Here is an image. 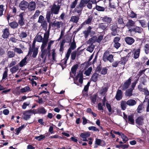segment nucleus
I'll list each match as a JSON object with an SVG mask.
<instances>
[{"instance_id":"obj_1","label":"nucleus","mask_w":149,"mask_h":149,"mask_svg":"<svg viewBox=\"0 0 149 149\" xmlns=\"http://www.w3.org/2000/svg\"><path fill=\"white\" fill-rule=\"evenodd\" d=\"M132 29H128V32L131 34H132L133 32L141 34L143 32V30L141 27L135 26Z\"/></svg>"},{"instance_id":"obj_2","label":"nucleus","mask_w":149,"mask_h":149,"mask_svg":"<svg viewBox=\"0 0 149 149\" xmlns=\"http://www.w3.org/2000/svg\"><path fill=\"white\" fill-rule=\"evenodd\" d=\"M120 27H118L117 24H114L112 25L110 27V29L111 31V34L113 36H115L118 35V33L119 30L118 29Z\"/></svg>"},{"instance_id":"obj_3","label":"nucleus","mask_w":149,"mask_h":149,"mask_svg":"<svg viewBox=\"0 0 149 149\" xmlns=\"http://www.w3.org/2000/svg\"><path fill=\"white\" fill-rule=\"evenodd\" d=\"M61 5L58 4L57 5L54 3L51 8V12L53 14L57 15L59 14L60 10L61 8Z\"/></svg>"},{"instance_id":"obj_4","label":"nucleus","mask_w":149,"mask_h":149,"mask_svg":"<svg viewBox=\"0 0 149 149\" xmlns=\"http://www.w3.org/2000/svg\"><path fill=\"white\" fill-rule=\"evenodd\" d=\"M132 79V77H130L127 80L125 81L123 84L121 85L120 86L119 88L121 87H122L121 89L122 91H124L126 90L128 88L130 85L131 83Z\"/></svg>"},{"instance_id":"obj_5","label":"nucleus","mask_w":149,"mask_h":149,"mask_svg":"<svg viewBox=\"0 0 149 149\" xmlns=\"http://www.w3.org/2000/svg\"><path fill=\"white\" fill-rule=\"evenodd\" d=\"M127 21L125 24V25L123 27V29L125 26L127 27L129 29H132V28L135 26L136 25L135 22L130 19H128L127 17Z\"/></svg>"},{"instance_id":"obj_6","label":"nucleus","mask_w":149,"mask_h":149,"mask_svg":"<svg viewBox=\"0 0 149 149\" xmlns=\"http://www.w3.org/2000/svg\"><path fill=\"white\" fill-rule=\"evenodd\" d=\"M24 12H22L20 13L18 15L19 17L18 23L21 26H23L25 24L24 19Z\"/></svg>"},{"instance_id":"obj_7","label":"nucleus","mask_w":149,"mask_h":149,"mask_svg":"<svg viewBox=\"0 0 149 149\" xmlns=\"http://www.w3.org/2000/svg\"><path fill=\"white\" fill-rule=\"evenodd\" d=\"M47 49H41V52L39 53L40 56L43 59V62L45 63L47 58Z\"/></svg>"},{"instance_id":"obj_8","label":"nucleus","mask_w":149,"mask_h":149,"mask_svg":"<svg viewBox=\"0 0 149 149\" xmlns=\"http://www.w3.org/2000/svg\"><path fill=\"white\" fill-rule=\"evenodd\" d=\"M28 6V3L24 0L21 1L19 5L20 8L22 10H24L27 8Z\"/></svg>"},{"instance_id":"obj_9","label":"nucleus","mask_w":149,"mask_h":149,"mask_svg":"<svg viewBox=\"0 0 149 149\" xmlns=\"http://www.w3.org/2000/svg\"><path fill=\"white\" fill-rule=\"evenodd\" d=\"M124 40L127 44L130 45H132L135 41L133 38L129 36L125 37L124 38Z\"/></svg>"},{"instance_id":"obj_10","label":"nucleus","mask_w":149,"mask_h":149,"mask_svg":"<svg viewBox=\"0 0 149 149\" xmlns=\"http://www.w3.org/2000/svg\"><path fill=\"white\" fill-rule=\"evenodd\" d=\"M123 97V93L122 91L120 89H118L117 91L115 98L116 100L119 101Z\"/></svg>"},{"instance_id":"obj_11","label":"nucleus","mask_w":149,"mask_h":149,"mask_svg":"<svg viewBox=\"0 0 149 149\" xmlns=\"http://www.w3.org/2000/svg\"><path fill=\"white\" fill-rule=\"evenodd\" d=\"M143 120V116H139L136 119V123L139 126L142 125L144 123Z\"/></svg>"},{"instance_id":"obj_12","label":"nucleus","mask_w":149,"mask_h":149,"mask_svg":"<svg viewBox=\"0 0 149 149\" xmlns=\"http://www.w3.org/2000/svg\"><path fill=\"white\" fill-rule=\"evenodd\" d=\"M10 35L9 29L7 28L5 29L3 31V34L2 37L4 39H7L8 38Z\"/></svg>"},{"instance_id":"obj_13","label":"nucleus","mask_w":149,"mask_h":149,"mask_svg":"<svg viewBox=\"0 0 149 149\" xmlns=\"http://www.w3.org/2000/svg\"><path fill=\"white\" fill-rule=\"evenodd\" d=\"M134 53H133L132 55L134 54L133 58L135 59H136L139 58L140 56V47L137 49H134L133 50Z\"/></svg>"},{"instance_id":"obj_14","label":"nucleus","mask_w":149,"mask_h":149,"mask_svg":"<svg viewBox=\"0 0 149 149\" xmlns=\"http://www.w3.org/2000/svg\"><path fill=\"white\" fill-rule=\"evenodd\" d=\"M36 7V3L34 1H31L28 3V7L29 10H35Z\"/></svg>"},{"instance_id":"obj_15","label":"nucleus","mask_w":149,"mask_h":149,"mask_svg":"<svg viewBox=\"0 0 149 149\" xmlns=\"http://www.w3.org/2000/svg\"><path fill=\"white\" fill-rule=\"evenodd\" d=\"M101 19L103 22L109 24H110L112 21V19L111 17H108L107 16H104L103 17H101Z\"/></svg>"},{"instance_id":"obj_16","label":"nucleus","mask_w":149,"mask_h":149,"mask_svg":"<svg viewBox=\"0 0 149 149\" xmlns=\"http://www.w3.org/2000/svg\"><path fill=\"white\" fill-rule=\"evenodd\" d=\"M27 58H26V56H25L20 61L19 64H17V65H18L19 66L21 67H22L26 65L28 63L27 61Z\"/></svg>"},{"instance_id":"obj_17","label":"nucleus","mask_w":149,"mask_h":149,"mask_svg":"<svg viewBox=\"0 0 149 149\" xmlns=\"http://www.w3.org/2000/svg\"><path fill=\"white\" fill-rule=\"evenodd\" d=\"M37 114H45L47 112V111L44 107H40L37 109Z\"/></svg>"},{"instance_id":"obj_18","label":"nucleus","mask_w":149,"mask_h":149,"mask_svg":"<svg viewBox=\"0 0 149 149\" xmlns=\"http://www.w3.org/2000/svg\"><path fill=\"white\" fill-rule=\"evenodd\" d=\"M8 24L10 28L13 29L17 28L19 25L16 21H13L10 23H9Z\"/></svg>"},{"instance_id":"obj_19","label":"nucleus","mask_w":149,"mask_h":149,"mask_svg":"<svg viewBox=\"0 0 149 149\" xmlns=\"http://www.w3.org/2000/svg\"><path fill=\"white\" fill-rule=\"evenodd\" d=\"M137 21L140 24L142 27L145 28L147 26V23L145 19H138Z\"/></svg>"},{"instance_id":"obj_20","label":"nucleus","mask_w":149,"mask_h":149,"mask_svg":"<svg viewBox=\"0 0 149 149\" xmlns=\"http://www.w3.org/2000/svg\"><path fill=\"white\" fill-rule=\"evenodd\" d=\"M128 16L132 18H136L137 14L134 13L133 11L130 10L127 12Z\"/></svg>"},{"instance_id":"obj_21","label":"nucleus","mask_w":149,"mask_h":149,"mask_svg":"<svg viewBox=\"0 0 149 149\" xmlns=\"http://www.w3.org/2000/svg\"><path fill=\"white\" fill-rule=\"evenodd\" d=\"M92 28L91 26H89L87 30H85L83 32L84 36L85 38H87L88 36L89 33L91 32Z\"/></svg>"},{"instance_id":"obj_22","label":"nucleus","mask_w":149,"mask_h":149,"mask_svg":"<svg viewBox=\"0 0 149 149\" xmlns=\"http://www.w3.org/2000/svg\"><path fill=\"white\" fill-rule=\"evenodd\" d=\"M128 60V57L124 56L121 58L119 62L120 64L124 66Z\"/></svg>"},{"instance_id":"obj_23","label":"nucleus","mask_w":149,"mask_h":149,"mask_svg":"<svg viewBox=\"0 0 149 149\" xmlns=\"http://www.w3.org/2000/svg\"><path fill=\"white\" fill-rule=\"evenodd\" d=\"M24 115V119L26 120L29 119L31 116V114L28 111V110L25 111L23 113Z\"/></svg>"},{"instance_id":"obj_24","label":"nucleus","mask_w":149,"mask_h":149,"mask_svg":"<svg viewBox=\"0 0 149 149\" xmlns=\"http://www.w3.org/2000/svg\"><path fill=\"white\" fill-rule=\"evenodd\" d=\"M133 89L130 88L126 90L125 92V95L129 97H130L132 95Z\"/></svg>"},{"instance_id":"obj_25","label":"nucleus","mask_w":149,"mask_h":149,"mask_svg":"<svg viewBox=\"0 0 149 149\" xmlns=\"http://www.w3.org/2000/svg\"><path fill=\"white\" fill-rule=\"evenodd\" d=\"M90 136V133L88 132L81 133L80 135V137L82 138H87Z\"/></svg>"},{"instance_id":"obj_26","label":"nucleus","mask_w":149,"mask_h":149,"mask_svg":"<svg viewBox=\"0 0 149 149\" xmlns=\"http://www.w3.org/2000/svg\"><path fill=\"white\" fill-rule=\"evenodd\" d=\"M79 19V16H74L71 17L70 21L77 23Z\"/></svg>"},{"instance_id":"obj_27","label":"nucleus","mask_w":149,"mask_h":149,"mask_svg":"<svg viewBox=\"0 0 149 149\" xmlns=\"http://www.w3.org/2000/svg\"><path fill=\"white\" fill-rule=\"evenodd\" d=\"M127 105L130 106H132L135 105L136 103V102L134 100L130 99L127 101Z\"/></svg>"},{"instance_id":"obj_28","label":"nucleus","mask_w":149,"mask_h":149,"mask_svg":"<svg viewBox=\"0 0 149 149\" xmlns=\"http://www.w3.org/2000/svg\"><path fill=\"white\" fill-rule=\"evenodd\" d=\"M120 107L123 110H125L126 109L127 105V102L125 100H122L120 103Z\"/></svg>"},{"instance_id":"obj_29","label":"nucleus","mask_w":149,"mask_h":149,"mask_svg":"<svg viewBox=\"0 0 149 149\" xmlns=\"http://www.w3.org/2000/svg\"><path fill=\"white\" fill-rule=\"evenodd\" d=\"M128 119L129 123L132 125L134 124V115H130L128 116Z\"/></svg>"},{"instance_id":"obj_30","label":"nucleus","mask_w":149,"mask_h":149,"mask_svg":"<svg viewBox=\"0 0 149 149\" xmlns=\"http://www.w3.org/2000/svg\"><path fill=\"white\" fill-rule=\"evenodd\" d=\"M93 15H91L88 17V19L86 20L85 21L82 23L83 24H84L85 23L86 24H89L91 23L93 19Z\"/></svg>"},{"instance_id":"obj_31","label":"nucleus","mask_w":149,"mask_h":149,"mask_svg":"<svg viewBox=\"0 0 149 149\" xmlns=\"http://www.w3.org/2000/svg\"><path fill=\"white\" fill-rule=\"evenodd\" d=\"M17 64L10 69V71L13 74L16 72L19 69V66Z\"/></svg>"},{"instance_id":"obj_32","label":"nucleus","mask_w":149,"mask_h":149,"mask_svg":"<svg viewBox=\"0 0 149 149\" xmlns=\"http://www.w3.org/2000/svg\"><path fill=\"white\" fill-rule=\"evenodd\" d=\"M99 75L98 74L95 72L93 73L91 79L92 81L94 82H96L97 80L98 77Z\"/></svg>"},{"instance_id":"obj_33","label":"nucleus","mask_w":149,"mask_h":149,"mask_svg":"<svg viewBox=\"0 0 149 149\" xmlns=\"http://www.w3.org/2000/svg\"><path fill=\"white\" fill-rule=\"evenodd\" d=\"M53 14L50 11H48L47 12L46 18V19L47 22L49 23L50 22L51 19V15Z\"/></svg>"},{"instance_id":"obj_34","label":"nucleus","mask_w":149,"mask_h":149,"mask_svg":"<svg viewBox=\"0 0 149 149\" xmlns=\"http://www.w3.org/2000/svg\"><path fill=\"white\" fill-rule=\"evenodd\" d=\"M97 37L96 36H93L91 38H90L88 41V43H91L92 45L96 42Z\"/></svg>"},{"instance_id":"obj_35","label":"nucleus","mask_w":149,"mask_h":149,"mask_svg":"<svg viewBox=\"0 0 149 149\" xmlns=\"http://www.w3.org/2000/svg\"><path fill=\"white\" fill-rule=\"evenodd\" d=\"M41 26L43 29L45 31H46L47 28V24L45 20H44L42 23H41Z\"/></svg>"},{"instance_id":"obj_36","label":"nucleus","mask_w":149,"mask_h":149,"mask_svg":"<svg viewBox=\"0 0 149 149\" xmlns=\"http://www.w3.org/2000/svg\"><path fill=\"white\" fill-rule=\"evenodd\" d=\"M78 67V65L77 64H76L73 65L71 69V71L72 73L73 74H75L77 69Z\"/></svg>"},{"instance_id":"obj_37","label":"nucleus","mask_w":149,"mask_h":149,"mask_svg":"<svg viewBox=\"0 0 149 149\" xmlns=\"http://www.w3.org/2000/svg\"><path fill=\"white\" fill-rule=\"evenodd\" d=\"M62 21H57L56 22H55V21L53 23H52V25L54 26L55 27H56L57 28H60V24H62Z\"/></svg>"},{"instance_id":"obj_38","label":"nucleus","mask_w":149,"mask_h":149,"mask_svg":"<svg viewBox=\"0 0 149 149\" xmlns=\"http://www.w3.org/2000/svg\"><path fill=\"white\" fill-rule=\"evenodd\" d=\"M8 58H12L14 57L15 55V53L14 52L8 51L7 52Z\"/></svg>"},{"instance_id":"obj_39","label":"nucleus","mask_w":149,"mask_h":149,"mask_svg":"<svg viewBox=\"0 0 149 149\" xmlns=\"http://www.w3.org/2000/svg\"><path fill=\"white\" fill-rule=\"evenodd\" d=\"M107 25L104 23H100L98 24L99 28L103 30H105L107 28Z\"/></svg>"},{"instance_id":"obj_40","label":"nucleus","mask_w":149,"mask_h":149,"mask_svg":"<svg viewBox=\"0 0 149 149\" xmlns=\"http://www.w3.org/2000/svg\"><path fill=\"white\" fill-rule=\"evenodd\" d=\"M49 31H46L45 33L44 34V37L43 38V40L48 41L49 38Z\"/></svg>"},{"instance_id":"obj_41","label":"nucleus","mask_w":149,"mask_h":149,"mask_svg":"<svg viewBox=\"0 0 149 149\" xmlns=\"http://www.w3.org/2000/svg\"><path fill=\"white\" fill-rule=\"evenodd\" d=\"M46 136H47V135L45 136L44 134H41L39 136H35V139L39 141H40L45 138Z\"/></svg>"},{"instance_id":"obj_42","label":"nucleus","mask_w":149,"mask_h":149,"mask_svg":"<svg viewBox=\"0 0 149 149\" xmlns=\"http://www.w3.org/2000/svg\"><path fill=\"white\" fill-rule=\"evenodd\" d=\"M5 70L3 72V76L2 78V80H5L8 77V70L7 68H5Z\"/></svg>"},{"instance_id":"obj_43","label":"nucleus","mask_w":149,"mask_h":149,"mask_svg":"<svg viewBox=\"0 0 149 149\" xmlns=\"http://www.w3.org/2000/svg\"><path fill=\"white\" fill-rule=\"evenodd\" d=\"M19 34V36L21 39L26 38L27 36V34L26 32L23 31L21 32Z\"/></svg>"},{"instance_id":"obj_44","label":"nucleus","mask_w":149,"mask_h":149,"mask_svg":"<svg viewBox=\"0 0 149 149\" xmlns=\"http://www.w3.org/2000/svg\"><path fill=\"white\" fill-rule=\"evenodd\" d=\"M87 3H88L85 0H81L78 5L83 8L86 6Z\"/></svg>"},{"instance_id":"obj_45","label":"nucleus","mask_w":149,"mask_h":149,"mask_svg":"<svg viewBox=\"0 0 149 149\" xmlns=\"http://www.w3.org/2000/svg\"><path fill=\"white\" fill-rule=\"evenodd\" d=\"M93 56V54L91 55L88 59V61L87 62H85L84 63L82 64L81 65H82L86 64L87 66L90 65L91 64V62H90V61L92 59Z\"/></svg>"},{"instance_id":"obj_46","label":"nucleus","mask_w":149,"mask_h":149,"mask_svg":"<svg viewBox=\"0 0 149 149\" xmlns=\"http://www.w3.org/2000/svg\"><path fill=\"white\" fill-rule=\"evenodd\" d=\"M95 8L99 11L103 12L105 10V9L104 7H103L96 5Z\"/></svg>"},{"instance_id":"obj_47","label":"nucleus","mask_w":149,"mask_h":149,"mask_svg":"<svg viewBox=\"0 0 149 149\" xmlns=\"http://www.w3.org/2000/svg\"><path fill=\"white\" fill-rule=\"evenodd\" d=\"M48 41L44 40L42 42V44L41 45L40 49H45V48L47 46V44L48 43Z\"/></svg>"},{"instance_id":"obj_48","label":"nucleus","mask_w":149,"mask_h":149,"mask_svg":"<svg viewBox=\"0 0 149 149\" xmlns=\"http://www.w3.org/2000/svg\"><path fill=\"white\" fill-rule=\"evenodd\" d=\"M28 91H30V88L28 86H26L20 89V92L22 93L26 92Z\"/></svg>"},{"instance_id":"obj_49","label":"nucleus","mask_w":149,"mask_h":149,"mask_svg":"<svg viewBox=\"0 0 149 149\" xmlns=\"http://www.w3.org/2000/svg\"><path fill=\"white\" fill-rule=\"evenodd\" d=\"M33 54L32 56V57L33 58H35L36 57L38 54V48H36L33 49Z\"/></svg>"},{"instance_id":"obj_50","label":"nucleus","mask_w":149,"mask_h":149,"mask_svg":"<svg viewBox=\"0 0 149 149\" xmlns=\"http://www.w3.org/2000/svg\"><path fill=\"white\" fill-rule=\"evenodd\" d=\"M35 38H36V40L38 42H41L43 40V38L40 35L37 34Z\"/></svg>"},{"instance_id":"obj_51","label":"nucleus","mask_w":149,"mask_h":149,"mask_svg":"<svg viewBox=\"0 0 149 149\" xmlns=\"http://www.w3.org/2000/svg\"><path fill=\"white\" fill-rule=\"evenodd\" d=\"M52 59L54 61H55L56 62V54L55 52V49H53L52 50Z\"/></svg>"},{"instance_id":"obj_52","label":"nucleus","mask_w":149,"mask_h":149,"mask_svg":"<svg viewBox=\"0 0 149 149\" xmlns=\"http://www.w3.org/2000/svg\"><path fill=\"white\" fill-rule=\"evenodd\" d=\"M144 49L146 54H148L149 53V44H146L144 45Z\"/></svg>"},{"instance_id":"obj_53","label":"nucleus","mask_w":149,"mask_h":149,"mask_svg":"<svg viewBox=\"0 0 149 149\" xmlns=\"http://www.w3.org/2000/svg\"><path fill=\"white\" fill-rule=\"evenodd\" d=\"M77 51H74L71 54V59L72 60H75L76 58Z\"/></svg>"},{"instance_id":"obj_54","label":"nucleus","mask_w":149,"mask_h":149,"mask_svg":"<svg viewBox=\"0 0 149 149\" xmlns=\"http://www.w3.org/2000/svg\"><path fill=\"white\" fill-rule=\"evenodd\" d=\"M92 70V67H90L85 71L84 74H85L86 76H88L91 74Z\"/></svg>"},{"instance_id":"obj_55","label":"nucleus","mask_w":149,"mask_h":149,"mask_svg":"<svg viewBox=\"0 0 149 149\" xmlns=\"http://www.w3.org/2000/svg\"><path fill=\"white\" fill-rule=\"evenodd\" d=\"M109 52L108 50H106L104 53L103 57V60L104 61H106V59L109 55Z\"/></svg>"},{"instance_id":"obj_56","label":"nucleus","mask_w":149,"mask_h":149,"mask_svg":"<svg viewBox=\"0 0 149 149\" xmlns=\"http://www.w3.org/2000/svg\"><path fill=\"white\" fill-rule=\"evenodd\" d=\"M67 60H67L66 59L65 60L64 59L63 61H62V63L60 64L62 67L63 69H64L66 67V63Z\"/></svg>"},{"instance_id":"obj_57","label":"nucleus","mask_w":149,"mask_h":149,"mask_svg":"<svg viewBox=\"0 0 149 149\" xmlns=\"http://www.w3.org/2000/svg\"><path fill=\"white\" fill-rule=\"evenodd\" d=\"M79 77V78H83V72H81L80 70L79 71V73L77 74V76L75 77L76 80H77Z\"/></svg>"},{"instance_id":"obj_58","label":"nucleus","mask_w":149,"mask_h":149,"mask_svg":"<svg viewBox=\"0 0 149 149\" xmlns=\"http://www.w3.org/2000/svg\"><path fill=\"white\" fill-rule=\"evenodd\" d=\"M83 9L81 7L79 6V5L77 6L75 8L76 12L78 13H79L81 12Z\"/></svg>"},{"instance_id":"obj_59","label":"nucleus","mask_w":149,"mask_h":149,"mask_svg":"<svg viewBox=\"0 0 149 149\" xmlns=\"http://www.w3.org/2000/svg\"><path fill=\"white\" fill-rule=\"evenodd\" d=\"M117 23L118 24L120 25H123L125 23L123 21V19L121 17H119L117 18Z\"/></svg>"},{"instance_id":"obj_60","label":"nucleus","mask_w":149,"mask_h":149,"mask_svg":"<svg viewBox=\"0 0 149 149\" xmlns=\"http://www.w3.org/2000/svg\"><path fill=\"white\" fill-rule=\"evenodd\" d=\"M78 0H75L74 1L72 2V3L70 5V7L71 8L73 9L76 7Z\"/></svg>"},{"instance_id":"obj_61","label":"nucleus","mask_w":149,"mask_h":149,"mask_svg":"<svg viewBox=\"0 0 149 149\" xmlns=\"http://www.w3.org/2000/svg\"><path fill=\"white\" fill-rule=\"evenodd\" d=\"M113 56L112 54H109L107 58L106 59V60L109 61L110 62L112 63L113 61Z\"/></svg>"},{"instance_id":"obj_62","label":"nucleus","mask_w":149,"mask_h":149,"mask_svg":"<svg viewBox=\"0 0 149 149\" xmlns=\"http://www.w3.org/2000/svg\"><path fill=\"white\" fill-rule=\"evenodd\" d=\"M54 41V40H50L47 43L48 45L46 49L47 50H51L52 45L53 44Z\"/></svg>"},{"instance_id":"obj_63","label":"nucleus","mask_w":149,"mask_h":149,"mask_svg":"<svg viewBox=\"0 0 149 149\" xmlns=\"http://www.w3.org/2000/svg\"><path fill=\"white\" fill-rule=\"evenodd\" d=\"M72 50L74 49L76 47V42L74 40L71 43L70 47Z\"/></svg>"},{"instance_id":"obj_64","label":"nucleus","mask_w":149,"mask_h":149,"mask_svg":"<svg viewBox=\"0 0 149 149\" xmlns=\"http://www.w3.org/2000/svg\"><path fill=\"white\" fill-rule=\"evenodd\" d=\"M121 137L123 139V141L124 142V143H125L128 140L127 137L123 133L122 134Z\"/></svg>"}]
</instances>
